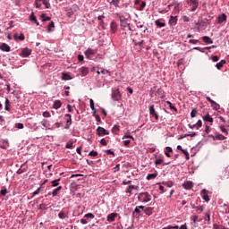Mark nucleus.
Masks as SVG:
<instances>
[{"instance_id":"5701e85b","label":"nucleus","mask_w":229,"mask_h":229,"mask_svg":"<svg viewBox=\"0 0 229 229\" xmlns=\"http://www.w3.org/2000/svg\"><path fill=\"white\" fill-rule=\"evenodd\" d=\"M54 108H55V110H58V108H62V101H60V100H55V101L54 102Z\"/></svg>"},{"instance_id":"4be33fe9","label":"nucleus","mask_w":229,"mask_h":229,"mask_svg":"<svg viewBox=\"0 0 229 229\" xmlns=\"http://www.w3.org/2000/svg\"><path fill=\"white\" fill-rule=\"evenodd\" d=\"M13 38H14V40H24L26 38V37L22 33H21L20 36L17 34H14Z\"/></svg>"},{"instance_id":"423d86ee","label":"nucleus","mask_w":229,"mask_h":229,"mask_svg":"<svg viewBox=\"0 0 229 229\" xmlns=\"http://www.w3.org/2000/svg\"><path fill=\"white\" fill-rule=\"evenodd\" d=\"M30 55L31 49L28 47L23 48L20 53V56H21L22 58H28V56H30Z\"/></svg>"},{"instance_id":"09e8293b","label":"nucleus","mask_w":229,"mask_h":229,"mask_svg":"<svg viewBox=\"0 0 229 229\" xmlns=\"http://www.w3.org/2000/svg\"><path fill=\"white\" fill-rule=\"evenodd\" d=\"M164 163V159L158 158L155 160V165H160Z\"/></svg>"},{"instance_id":"774afa93","label":"nucleus","mask_w":229,"mask_h":229,"mask_svg":"<svg viewBox=\"0 0 229 229\" xmlns=\"http://www.w3.org/2000/svg\"><path fill=\"white\" fill-rule=\"evenodd\" d=\"M72 12H73V13H74V12H78V5L77 4L72 5Z\"/></svg>"},{"instance_id":"3c124183","label":"nucleus","mask_w":229,"mask_h":229,"mask_svg":"<svg viewBox=\"0 0 229 229\" xmlns=\"http://www.w3.org/2000/svg\"><path fill=\"white\" fill-rule=\"evenodd\" d=\"M98 151H95V150H91L89 153V157H98Z\"/></svg>"},{"instance_id":"cd10ccee","label":"nucleus","mask_w":229,"mask_h":229,"mask_svg":"<svg viewBox=\"0 0 229 229\" xmlns=\"http://www.w3.org/2000/svg\"><path fill=\"white\" fill-rule=\"evenodd\" d=\"M40 18L42 19V22H47V21H51V17L46 16V13H42Z\"/></svg>"},{"instance_id":"a18cd8bd","label":"nucleus","mask_w":229,"mask_h":229,"mask_svg":"<svg viewBox=\"0 0 229 229\" xmlns=\"http://www.w3.org/2000/svg\"><path fill=\"white\" fill-rule=\"evenodd\" d=\"M196 115H198V110L192 109L191 112V117L194 118Z\"/></svg>"},{"instance_id":"79ce46f5","label":"nucleus","mask_w":229,"mask_h":229,"mask_svg":"<svg viewBox=\"0 0 229 229\" xmlns=\"http://www.w3.org/2000/svg\"><path fill=\"white\" fill-rule=\"evenodd\" d=\"M84 217H86L87 219H94L95 216L92 213H87Z\"/></svg>"},{"instance_id":"473e14b6","label":"nucleus","mask_w":229,"mask_h":229,"mask_svg":"<svg viewBox=\"0 0 229 229\" xmlns=\"http://www.w3.org/2000/svg\"><path fill=\"white\" fill-rule=\"evenodd\" d=\"M60 178L59 179H55L54 181H52V187H58V185H60Z\"/></svg>"},{"instance_id":"1a4fd4ad","label":"nucleus","mask_w":229,"mask_h":229,"mask_svg":"<svg viewBox=\"0 0 229 229\" xmlns=\"http://www.w3.org/2000/svg\"><path fill=\"white\" fill-rule=\"evenodd\" d=\"M226 19H228V16H226V13H222L217 16V23L223 24V22H226Z\"/></svg>"},{"instance_id":"69168bd1","label":"nucleus","mask_w":229,"mask_h":229,"mask_svg":"<svg viewBox=\"0 0 229 229\" xmlns=\"http://www.w3.org/2000/svg\"><path fill=\"white\" fill-rule=\"evenodd\" d=\"M213 226H214L215 229H217V228H218V229H228V228H226V227H225V226H223V225L219 226V225H216V224H215Z\"/></svg>"},{"instance_id":"4c0bfd02","label":"nucleus","mask_w":229,"mask_h":229,"mask_svg":"<svg viewBox=\"0 0 229 229\" xmlns=\"http://www.w3.org/2000/svg\"><path fill=\"white\" fill-rule=\"evenodd\" d=\"M41 3L45 5L46 8H51V4L47 0H42Z\"/></svg>"},{"instance_id":"f8f14e48","label":"nucleus","mask_w":229,"mask_h":229,"mask_svg":"<svg viewBox=\"0 0 229 229\" xmlns=\"http://www.w3.org/2000/svg\"><path fill=\"white\" fill-rule=\"evenodd\" d=\"M193 183L191 181L185 182L184 183H182V187L183 189H185L186 191H191V189H192L193 187Z\"/></svg>"},{"instance_id":"e2e57ef3","label":"nucleus","mask_w":229,"mask_h":229,"mask_svg":"<svg viewBox=\"0 0 229 229\" xmlns=\"http://www.w3.org/2000/svg\"><path fill=\"white\" fill-rule=\"evenodd\" d=\"M119 1L121 0H112L111 4H113L114 6L117 7L119 6Z\"/></svg>"},{"instance_id":"dca6fc26","label":"nucleus","mask_w":229,"mask_h":229,"mask_svg":"<svg viewBox=\"0 0 229 229\" xmlns=\"http://www.w3.org/2000/svg\"><path fill=\"white\" fill-rule=\"evenodd\" d=\"M144 214H146V216H152L153 215V208L151 207H147L144 209Z\"/></svg>"},{"instance_id":"864d4df0","label":"nucleus","mask_w":229,"mask_h":229,"mask_svg":"<svg viewBox=\"0 0 229 229\" xmlns=\"http://www.w3.org/2000/svg\"><path fill=\"white\" fill-rule=\"evenodd\" d=\"M140 212H141L140 209L138 207H136V208H134L132 214H133V215L137 214L138 216H140Z\"/></svg>"},{"instance_id":"7ed1b4c3","label":"nucleus","mask_w":229,"mask_h":229,"mask_svg":"<svg viewBox=\"0 0 229 229\" xmlns=\"http://www.w3.org/2000/svg\"><path fill=\"white\" fill-rule=\"evenodd\" d=\"M148 112H149V115H151V117H154L156 121H158V119H160L158 113L155 110V106L153 105L149 106Z\"/></svg>"},{"instance_id":"6e6d98bb","label":"nucleus","mask_w":229,"mask_h":229,"mask_svg":"<svg viewBox=\"0 0 229 229\" xmlns=\"http://www.w3.org/2000/svg\"><path fill=\"white\" fill-rule=\"evenodd\" d=\"M112 131L113 133H117V131H119V125L117 124L114 125Z\"/></svg>"},{"instance_id":"6e6552de","label":"nucleus","mask_w":229,"mask_h":229,"mask_svg":"<svg viewBox=\"0 0 229 229\" xmlns=\"http://www.w3.org/2000/svg\"><path fill=\"white\" fill-rule=\"evenodd\" d=\"M168 24L174 28L176 24H178V16H170V19L168 21Z\"/></svg>"},{"instance_id":"bb28decb","label":"nucleus","mask_w":229,"mask_h":229,"mask_svg":"<svg viewBox=\"0 0 229 229\" xmlns=\"http://www.w3.org/2000/svg\"><path fill=\"white\" fill-rule=\"evenodd\" d=\"M4 110H6V112H10V99H8V98H5Z\"/></svg>"},{"instance_id":"0eeeda50","label":"nucleus","mask_w":229,"mask_h":229,"mask_svg":"<svg viewBox=\"0 0 229 229\" xmlns=\"http://www.w3.org/2000/svg\"><path fill=\"white\" fill-rule=\"evenodd\" d=\"M109 133L106 131L105 128L99 126L97 128V135H98V137H104V135H108Z\"/></svg>"},{"instance_id":"20e7f679","label":"nucleus","mask_w":229,"mask_h":229,"mask_svg":"<svg viewBox=\"0 0 229 229\" xmlns=\"http://www.w3.org/2000/svg\"><path fill=\"white\" fill-rule=\"evenodd\" d=\"M111 98L113 101H119V99H121L122 98L121 91H119V89L113 90L111 94Z\"/></svg>"},{"instance_id":"4d7b16f0","label":"nucleus","mask_w":229,"mask_h":229,"mask_svg":"<svg viewBox=\"0 0 229 229\" xmlns=\"http://www.w3.org/2000/svg\"><path fill=\"white\" fill-rule=\"evenodd\" d=\"M146 8V2L142 1L140 6V12H142Z\"/></svg>"},{"instance_id":"bf43d9fd","label":"nucleus","mask_w":229,"mask_h":229,"mask_svg":"<svg viewBox=\"0 0 229 229\" xmlns=\"http://www.w3.org/2000/svg\"><path fill=\"white\" fill-rule=\"evenodd\" d=\"M189 44H193V45L199 44V39H190Z\"/></svg>"},{"instance_id":"37998d69","label":"nucleus","mask_w":229,"mask_h":229,"mask_svg":"<svg viewBox=\"0 0 229 229\" xmlns=\"http://www.w3.org/2000/svg\"><path fill=\"white\" fill-rule=\"evenodd\" d=\"M6 194H8V190H6V188L0 191V196H6Z\"/></svg>"},{"instance_id":"a878e982","label":"nucleus","mask_w":229,"mask_h":229,"mask_svg":"<svg viewBox=\"0 0 229 229\" xmlns=\"http://www.w3.org/2000/svg\"><path fill=\"white\" fill-rule=\"evenodd\" d=\"M62 80L64 81H68L69 80H72V77L69 73H63Z\"/></svg>"},{"instance_id":"6ab92c4d","label":"nucleus","mask_w":229,"mask_h":229,"mask_svg":"<svg viewBox=\"0 0 229 229\" xmlns=\"http://www.w3.org/2000/svg\"><path fill=\"white\" fill-rule=\"evenodd\" d=\"M62 190V186H58L57 188L54 189L52 191L53 198L58 196V192H60Z\"/></svg>"},{"instance_id":"393cba45","label":"nucleus","mask_w":229,"mask_h":229,"mask_svg":"<svg viewBox=\"0 0 229 229\" xmlns=\"http://www.w3.org/2000/svg\"><path fill=\"white\" fill-rule=\"evenodd\" d=\"M155 24L157 28H165V23L161 22L160 20H156Z\"/></svg>"},{"instance_id":"f257e3e1","label":"nucleus","mask_w":229,"mask_h":229,"mask_svg":"<svg viewBox=\"0 0 229 229\" xmlns=\"http://www.w3.org/2000/svg\"><path fill=\"white\" fill-rule=\"evenodd\" d=\"M138 200L141 203H149L151 201V194L148 191L140 192L138 195Z\"/></svg>"},{"instance_id":"5fc2aeb1","label":"nucleus","mask_w":229,"mask_h":229,"mask_svg":"<svg viewBox=\"0 0 229 229\" xmlns=\"http://www.w3.org/2000/svg\"><path fill=\"white\" fill-rule=\"evenodd\" d=\"M72 146H73L72 141H69L66 143L65 148L66 149H72Z\"/></svg>"},{"instance_id":"2f4dec72","label":"nucleus","mask_w":229,"mask_h":229,"mask_svg":"<svg viewBox=\"0 0 229 229\" xmlns=\"http://www.w3.org/2000/svg\"><path fill=\"white\" fill-rule=\"evenodd\" d=\"M40 191H42V185L32 193V198H35V196H38V194H40Z\"/></svg>"},{"instance_id":"aec40b11","label":"nucleus","mask_w":229,"mask_h":229,"mask_svg":"<svg viewBox=\"0 0 229 229\" xmlns=\"http://www.w3.org/2000/svg\"><path fill=\"white\" fill-rule=\"evenodd\" d=\"M157 176H158V173H154V174H148L146 177L147 180H155V178H157Z\"/></svg>"},{"instance_id":"412c9836","label":"nucleus","mask_w":229,"mask_h":229,"mask_svg":"<svg viewBox=\"0 0 229 229\" xmlns=\"http://www.w3.org/2000/svg\"><path fill=\"white\" fill-rule=\"evenodd\" d=\"M203 120L207 123H214V118H212L210 114L204 115Z\"/></svg>"},{"instance_id":"338daca9","label":"nucleus","mask_w":229,"mask_h":229,"mask_svg":"<svg viewBox=\"0 0 229 229\" xmlns=\"http://www.w3.org/2000/svg\"><path fill=\"white\" fill-rule=\"evenodd\" d=\"M100 144L102 145V146H106V140H105V138H103V139H101L100 140Z\"/></svg>"},{"instance_id":"c85d7f7f","label":"nucleus","mask_w":229,"mask_h":229,"mask_svg":"<svg viewBox=\"0 0 229 229\" xmlns=\"http://www.w3.org/2000/svg\"><path fill=\"white\" fill-rule=\"evenodd\" d=\"M137 28H140V30H143V33H146V30H148V27L144 26V24H141L140 21H139L136 24Z\"/></svg>"},{"instance_id":"a211bd4d","label":"nucleus","mask_w":229,"mask_h":229,"mask_svg":"<svg viewBox=\"0 0 229 229\" xmlns=\"http://www.w3.org/2000/svg\"><path fill=\"white\" fill-rule=\"evenodd\" d=\"M225 64H226V61L225 59L221 60L219 63H217L216 64V69H218V71H221V69H223V65H225Z\"/></svg>"},{"instance_id":"a19ab883","label":"nucleus","mask_w":229,"mask_h":229,"mask_svg":"<svg viewBox=\"0 0 229 229\" xmlns=\"http://www.w3.org/2000/svg\"><path fill=\"white\" fill-rule=\"evenodd\" d=\"M36 8H40L42 6V0H35Z\"/></svg>"},{"instance_id":"9d476101","label":"nucleus","mask_w":229,"mask_h":229,"mask_svg":"<svg viewBox=\"0 0 229 229\" xmlns=\"http://www.w3.org/2000/svg\"><path fill=\"white\" fill-rule=\"evenodd\" d=\"M84 55L86 56V58L89 59L90 56H92V55H96V50L92 49V48H88L85 52Z\"/></svg>"},{"instance_id":"7c9ffc66","label":"nucleus","mask_w":229,"mask_h":229,"mask_svg":"<svg viewBox=\"0 0 229 229\" xmlns=\"http://www.w3.org/2000/svg\"><path fill=\"white\" fill-rule=\"evenodd\" d=\"M209 103L211 106L214 108V110H219V106L217 103H216V101L211 100Z\"/></svg>"},{"instance_id":"ddd939ff","label":"nucleus","mask_w":229,"mask_h":229,"mask_svg":"<svg viewBox=\"0 0 229 229\" xmlns=\"http://www.w3.org/2000/svg\"><path fill=\"white\" fill-rule=\"evenodd\" d=\"M207 24H208L206 21H199L197 23V26H199V28L200 30H207Z\"/></svg>"},{"instance_id":"9b49d317","label":"nucleus","mask_w":229,"mask_h":229,"mask_svg":"<svg viewBox=\"0 0 229 229\" xmlns=\"http://www.w3.org/2000/svg\"><path fill=\"white\" fill-rule=\"evenodd\" d=\"M115 217H117V213H110L107 215L106 220L108 223H114V221H115Z\"/></svg>"},{"instance_id":"680f3d73","label":"nucleus","mask_w":229,"mask_h":229,"mask_svg":"<svg viewBox=\"0 0 229 229\" xmlns=\"http://www.w3.org/2000/svg\"><path fill=\"white\" fill-rule=\"evenodd\" d=\"M212 62H219V56L217 55H212L211 56Z\"/></svg>"},{"instance_id":"f03ea898","label":"nucleus","mask_w":229,"mask_h":229,"mask_svg":"<svg viewBox=\"0 0 229 229\" xmlns=\"http://www.w3.org/2000/svg\"><path fill=\"white\" fill-rule=\"evenodd\" d=\"M187 4L191 6V12H196L199 6V0H187Z\"/></svg>"},{"instance_id":"c03bdc74","label":"nucleus","mask_w":229,"mask_h":229,"mask_svg":"<svg viewBox=\"0 0 229 229\" xmlns=\"http://www.w3.org/2000/svg\"><path fill=\"white\" fill-rule=\"evenodd\" d=\"M117 28V25L115 24V22H111V30L113 31V33H115V30Z\"/></svg>"},{"instance_id":"e433bc0d","label":"nucleus","mask_w":229,"mask_h":229,"mask_svg":"<svg viewBox=\"0 0 229 229\" xmlns=\"http://www.w3.org/2000/svg\"><path fill=\"white\" fill-rule=\"evenodd\" d=\"M38 210H47V204L42 203L38 206Z\"/></svg>"},{"instance_id":"13d9d810","label":"nucleus","mask_w":229,"mask_h":229,"mask_svg":"<svg viewBox=\"0 0 229 229\" xmlns=\"http://www.w3.org/2000/svg\"><path fill=\"white\" fill-rule=\"evenodd\" d=\"M30 21H31V22H34V21H37V16H35L33 13H31V14L30 15Z\"/></svg>"},{"instance_id":"f3484780","label":"nucleus","mask_w":229,"mask_h":229,"mask_svg":"<svg viewBox=\"0 0 229 229\" xmlns=\"http://www.w3.org/2000/svg\"><path fill=\"white\" fill-rule=\"evenodd\" d=\"M202 40H203V42H205L206 44H214V41H213L212 38H210V37H208V36H204V37H202Z\"/></svg>"},{"instance_id":"b1692460","label":"nucleus","mask_w":229,"mask_h":229,"mask_svg":"<svg viewBox=\"0 0 229 229\" xmlns=\"http://www.w3.org/2000/svg\"><path fill=\"white\" fill-rule=\"evenodd\" d=\"M215 139H216V140H226V137L221 133H216Z\"/></svg>"},{"instance_id":"603ef678","label":"nucleus","mask_w":229,"mask_h":229,"mask_svg":"<svg viewBox=\"0 0 229 229\" xmlns=\"http://www.w3.org/2000/svg\"><path fill=\"white\" fill-rule=\"evenodd\" d=\"M42 115L45 118H49V117H51V113L47 112V111H45V112H43Z\"/></svg>"},{"instance_id":"72a5a7b5","label":"nucleus","mask_w":229,"mask_h":229,"mask_svg":"<svg viewBox=\"0 0 229 229\" xmlns=\"http://www.w3.org/2000/svg\"><path fill=\"white\" fill-rule=\"evenodd\" d=\"M58 217L59 219H65V217H68V216H67V214H65L64 211H61L58 214Z\"/></svg>"},{"instance_id":"052dcab7","label":"nucleus","mask_w":229,"mask_h":229,"mask_svg":"<svg viewBox=\"0 0 229 229\" xmlns=\"http://www.w3.org/2000/svg\"><path fill=\"white\" fill-rule=\"evenodd\" d=\"M163 183H164V185H165L169 189H171V187H173V182H163Z\"/></svg>"},{"instance_id":"de8ad7c7","label":"nucleus","mask_w":229,"mask_h":229,"mask_svg":"<svg viewBox=\"0 0 229 229\" xmlns=\"http://www.w3.org/2000/svg\"><path fill=\"white\" fill-rule=\"evenodd\" d=\"M15 128H18V130H22L24 128V124L21 123H15Z\"/></svg>"},{"instance_id":"8fccbe9b","label":"nucleus","mask_w":229,"mask_h":229,"mask_svg":"<svg viewBox=\"0 0 229 229\" xmlns=\"http://www.w3.org/2000/svg\"><path fill=\"white\" fill-rule=\"evenodd\" d=\"M195 124L197 126V130H199V128L203 126V122H201V120H199Z\"/></svg>"},{"instance_id":"f704fd0d","label":"nucleus","mask_w":229,"mask_h":229,"mask_svg":"<svg viewBox=\"0 0 229 229\" xmlns=\"http://www.w3.org/2000/svg\"><path fill=\"white\" fill-rule=\"evenodd\" d=\"M51 28H55V21H51L48 26H47V31L48 33H51V31H53V30H51Z\"/></svg>"},{"instance_id":"c756f323","label":"nucleus","mask_w":229,"mask_h":229,"mask_svg":"<svg viewBox=\"0 0 229 229\" xmlns=\"http://www.w3.org/2000/svg\"><path fill=\"white\" fill-rule=\"evenodd\" d=\"M137 189L135 185H129L128 188L126 189V193L127 194H131V191Z\"/></svg>"},{"instance_id":"49530a36","label":"nucleus","mask_w":229,"mask_h":229,"mask_svg":"<svg viewBox=\"0 0 229 229\" xmlns=\"http://www.w3.org/2000/svg\"><path fill=\"white\" fill-rule=\"evenodd\" d=\"M220 130L223 133H225V135H228V130L225 127V125L220 126Z\"/></svg>"},{"instance_id":"4468645a","label":"nucleus","mask_w":229,"mask_h":229,"mask_svg":"<svg viewBox=\"0 0 229 229\" xmlns=\"http://www.w3.org/2000/svg\"><path fill=\"white\" fill-rule=\"evenodd\" d=\"M0 49H1V51H4L5 53H10V51H11L10 46H8V44H6V43H3L0 46Z\"/></svg>"},{"instance_id":"2eb2a0df","label":"nucleus","mask_w":229,"mask_h":229,"mask_svg":"<svg viewBox=\"0 0 229 229\" xmlns=\"http://www.w3.org/2000/svg\"><path fill=\"white\" fill-rule=\"evenodd\" d=\"M79 72H81V76H87L89 74V68L82 66L79 69Z\"/></svg>"},{"instance_id":"58836bf2","label":"nucleus","mask_w":229,"mask_h":229,"mask_svg":"<svg viewBox=\"0 0 229 229\" xmlns=\"http://www.w3.org/2000/svg\"><path fill=\"white\" fill-rule=\"evenodd\" d=\"M60 126H62V123H58L56 122L52 128H47V130H55V128H60Z\"/></svg>"},{"instance_id":"39448f33","label":"nucleus","mask_w":229,"mask_h":229,"mask_svg":"<svg viewBox=\"0 0 229 229\" xmlns=\"http://www.w3.org/2000/svg\"><path fill=\"white\" fill-rule=\"evenodd\" d=\"M200 196L202 199L206 201V203H208V201H210V197H208V191L207 189L201 190Z\"/></svg>"},{"instance_id":"ea45409f","label":"nucleus","mask_w":229,"mask_h":229,"mask_svg":"<svg viewBox=\"0 0 229 229\" xmlns=\"http://www.w3.org/2000/svg\"><path fill=\"white\" fill-rule=\"evenodd\" d=\"M181 151L185 156L186 160H189V158H190L189 151H187V149H183V148Z\"/></svg>"},{"instance_id":"0e129e2a","label":"nucleus","mask_w":229,"mask_h":229,"mask_svg":"<svg viewBox=\"0 0 229 229\" xmlns=\"http://www.w3.org/2000/svg\"><path fill=\"white\" fill-rule=\"evenodd\" d=\"M89 106L91 108V110H94L96 107L94 106V100L93 99H89Z\"/></svg>"},{"instance_id":"c9c22d12","label":"nucleus","mask_w":229,"mask_h":229,"mask_svg":"<svg viewBox=\"0 0 229 229\" xmlns=\"http://www.w3.org/2000/svg\"><path fill=\"white\" fill-rule=\"evenodd\" d=\"M214 19V16L210 15V14H208V16L205 18V21L208 23V24H210V21Z\"/></svg>"}]
</instances>
